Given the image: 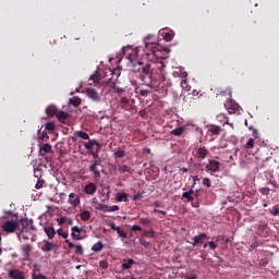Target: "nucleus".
<instances>
[{
  "instance_id": "45",
  "label": "nucleus",
  "mask_w": 279,
  "mask_h": 279,
  "mask_svg": "<svg viewBox=\"0 0 279 279\" xmlns=\"http://www.w3.org/2000/svg\"><path fill=\"white\" fill-rule=\"evenodd\" d=\"M57 233L59 234V236H62V239H68V236H69L68 233L62 232V229H58Z\"/></svg>"
},
{
  "instance_id": "18",
  "label": "nucleus",
  "mask_w": 279,
  "mask_h": 279,
  "mask_svg": "<svg viewBox=\"0 0 279 279\" xmlns=\"http://www.w3.org/2000/svg\"><path fill=\"white\" fill-rule=\"evenodd\" d=\"M33 246L31 244L22 245V252L25 259L29 258V253L32 252Z\"/></svg>"
},
{
  "instance_id": "50",
  "label": "nucleus",
  "mask_w": 279,
  "mask_h": 279,
  "mask_svg": "<svg viewBox=\"0 0 279 279\" xmlns=\"http://www.w3.org/2000/svg\"><path fill=\"white\" fill-rule=\"evenodd\" d=\"M260 193H262L263 195H269V187H263V189L260 190Z\"/></svg>"
},
{
  "instance_id": "27",
  "label": "nucleus",
  "mask_w": 279,
  "mask_h": 279,
  "mask_svg": "<svg viewBox=\"0 0 279 279\" xmlns=\"http://www.w3.org/2000/svg\"><path fill=\"white\" fill-rule=\"evenodd\" d=\"M90 217H92V214H90L89 210H83V211L81 213V219H82V221H88V220L90 219Z\"/></svg>"
},
{
  "instance_id": "1",
  "label": "nucleus",
  "mask_w": 279,
  "mask_h": 279,
  "mask_svg": "<svg viewBox=\"0 0 279 279\" xmlns=\"http://www.w3.org/2000/svg\"><path fill=\"white\" fill-rule=\"evenodd\" d=\"M22 230L20 233H17V239L21 241L23 239L24 241H29V238L32 236L33 232L36 231V228L32 223V221L28 220H21Z\"/></svg>"
},
{
  "instance_id": "31",
  "label": "nucleus",
  "mask_w": 279,
  "mask_h": 279,
  "mask_svg": "<svg viewBox=\"0 0 279 279\" xmlns=\"http://www.w3.org/2000/svg\"><path fill=\"white\" fill-rule=\"evenodd\" d=\"M70 104H72V106L77 108L82 105V99L77 98V97H74V98L70 99Z\"/></svg>"
},
{
  "instance_id": "48",
  "label": "nucleus",
  "mask_w": 279,
  "mask_h": 279,
  "mask_svg": "<svg viewBox=\"0 0 279 279\" xmlns=\"http://www.w3.org/2000/svg\"><path fill=\"white\" fill-rule=\"evenodd\" d=\"M99 265H100L101 269H108V262L101 260V262H99Z\"/></svg>"
},
{
  "instance_id": "12",
  "label": "nucleus",
  "mask_w": 279,
  "mask_h": 279,
  "mask_svg": "<svg viewBox=\"0 0 279 279\" xmlns=\"http://www.w3.org/2000/svg\"><path fill=\"white\" fill-rule=\"evenodd\" d=\"M71 236L75 239V241H82V229L80 227H72Z\"/></svg>"
},
{
  "instance_id": "43",
  "label": "nucleus",
  "mask_w": 279,
  "mask_h": 279,
  "mask_svg": "<svg viewBox=\"0 0 279 279\" xmlns=\"http://www.w3.org/2000/svg\"><path fill=\"white\" fill-rule=\"evenodd\" d=\"M97 210H104V213H108V205L99 204Z\"/></svg>"
},
{
  "instance_id": "51",
  "label": "nucleus",
  "mask_w": 279,
  "mask_h": 279,
  "mask_svg": "<svg viewBox=\"0 0 279 279\" xmlns=\"http://www.w3.org/2000/svg\"><path fill=\"white\" fill-rule=\"evenodd\" d=\"M141 245H143L144 247H149V242H147L146 240H141L140 241Z\"/></svg>"
},
{
  "instance_id": "41",
  "label": "nucleus",
  "mask_w": 279,
  "mask_h": 279,
  "mask_svg": "<svg viewBox=\"0 0 279 279\" xmlns=\"http://www.w3.org/2000/svg\"><path fill=\"white\" fill-rule=\"evenodd\" d=\"M117 210H119L118 205L108 206L107 208V213H117Z\"/></svg>"
},
{
  "instance_id": "42",
  "label": "nucleus",
  "mask_w": 279,
  "mask_h": 279,
  "mask_svg": "<svg viewBox=\"0 0 279 279\" xmlns=\"http://www.w3.org/2000/svg\"><path fill=\"white\" fill-rule=\"evenodd\" d=\"M203 185L207 186V189H210V186L213 185L211 182H210V179L209 178H204L203 179Z\"/></svg>"
},
{
  "instance_id": "63",
  "label": "nucleus",
  "mask_w": 279,
  "mask_h": 279,
  "mask_svg": "<svg viewBox=\"0 0 279 279\" xmlns=\"http://www.w3.org/2000/svg\"><path fill=\"white\" fill-rule=\"evenodd\" d=\"M192 179H193V181H194V184H195V182H197V180H199V178H198L197 175L192 177Z\"/></svg>"
},
{
  "instance_id": "7",
  "label": "nucleus",
  "mask_w": 279,
  "mask_h": 279,
  "mask_svg": "<svg viewBox=\"0 0 279 279\" xmlns=\"http://www.w3.org/2000/svg\"><path fill=\"white\" fill-rule=\"evenodd\" d=\"M89 171L95 178V180H98V178H101V172L99 171V162L98 161H93L92 165L89 166Z\"/></svg>"
},
{
  "instance_id": "15",
  "label": "nucleus",
  "mask_w": 279,
  "mask_h": 279,
  "mask_svg": "<svg viewBox=\"0 0 279 279\" xmlns=\"http://www.w3.org/2000/svg\"><path fill=\"white\" fill-rule=\"evenodd\" d=\"M206 239V233H201L196 236H194V242H192L193 247L197 245H202L204 243V240Z\"/></svg>"
},
{
  "instance_id": "33",
  "label": "nucleus",
  "mask_w": 279,
  "mask_h": 279,
  "mask_svg": "<svg viewBox=\"0 0 279 279\" xmlns=\"http://www.w3.org/2000/svg\"><path fill=\"white\" fill-rule=\"evenodd\" d=\"M116 232L118 233L119 236H121V239H128V233H125V231L120 227L116 229Z\"/></svg>"
},
{
  "instance_id": "59",
  "label": "nucleus",
  "mask_w": 279,
  "mask_h": 279,
  "mask_svg": "<svg viewBox=\"0 0 279 279\" xmlns=\"http://www.w3.org/2000/svg\"><path fill=\"white\" fill-rule=\"evenodd\" d=\"M259 265H267V259H260Z\"/></svg>"
},
{
  "instance_id": "16",
  "label": "nucleus",
  "mask_w": 279,
  "mask_h": 279,
  "mask_svg": "<svg viewBox=\"0 0 279 279\" xmlns=\"http://www.w3.org/2000/svg\"><path fill=\"white\" fill-rule=\"evenodd\" d=\"M98 147L97 151H99V149H101V144H99V142H97L96 140H90L88 143H86L84 145L85 149H93V147Z\"/></svg>"
},
{
  "instance_id": "22",
  "label": "nucleus",
  "mask_w": 279,
  "mask_h": 279,
  "mask_svg": "<svg viewBox=\"0 0 279 279\" xmlns=\"http://www.w3.org/2000/svg\"><path fill=\"white\" fill-rule=\"evenodd\" d=\"M132 265H134V259L132 258L124 259L122 264V269H132Z\"/></svg>"
},
{
  "instance_id": "4",
  "label": "nucleus",
  "mask_w": 279,
  "mask_h": 279,
  "mask_svg": "<svg viewBox=\"0 0 279 279\" xmlns=\"http://www.w3.org/2000/svg\"><path fill=\"white\" fill-rule=\"evenodd\" d=\"M145 49L150 51V53L156 54L158 50V43L151 40V36H147L144 38Z\"/></svg>"
},
{
  "instance_id": "35",
  "label": "nucleus",
  "mask_w": 279,
  "mask_h": 279,
  "mask_svg": "<svg viewBox=\"0 0 279 279\" xmlns=\"http://www.w3.org/2000/svg\"><path fill=\"white\" fill-rule=\"evenodd\" d=\"M181 87L183 88V90H186L189 93V90H191V85H189V82L186 80H183L181 82Z\"/></svg>"
},
{
  "instance_id": "17",
  "label": "nucleus",
  "mask_w": 279,
  "mask_h": 279,
  "mask_svg": "<svg viewBox=\"0 0 279 279\" xmlns=\"http://www.w3.org/2000/svg\"><path fill=\"white\" fill-rule=\"evenodd\" d=\"M44 232L47 234L48 239H53L56 236V229L52 226L44 227Z\"/></svg>"
},
{
  "instance_id": "2",
  "label": "nucleus",
  "mask_w": 279,
  "mask_h": 279,
  "mask_svg": "<svg viewBox=\"0 0 279 279\" xmlns=\"http://www.w3.org/2000/svg\"><path fill=\"white\" fill-rule=\"evenodd\" d=\"M123 53H128V59L130 60V63L133 66H136L138 64L140 66L143 65V62H141V48L137 47L135 49H132V47H123L122 48Z\"/></svg>"
},
{
  "instance_id": "26",
  "label": "nucleus",
  "mask_w": 279,
  "mask_h": 279,
  "mask_svg": "<svg viewBox=\"0 0 279 279\" xmlns=\"http://www.w3.org/2000/svg\"><path fill=\"white\" fill-rule=\"evenodd\" d=\"M197 154H198L199 158H202L204 160V158H206V156H208V149L206 147H201V148H198Z\"/></svg>"
},
{
  "instance_id": "49",
  "label": "nucleus",
  "mask_w": 279,
  "mask_h": 279,
  "mask_svg": "<svg viewBox=\"0 0 279 279\" xmlns=\"http://www.w3.org/2000/svg\"><path fill=\"white\" fill-rule=\"evenodd\" d=\"M89 80H92V82H94V84H97V82H99V78H97V74H92L89 76Z\"/></svg>"
},
{
  "instance_id": "52",
  "label": "nucleus",
  "mask_w": 279,
  "mask_h": 279,
  "mask_svg": "<svg viewBox=\"0 0 279 279\" xmlns=\"http://www.w3.org/2000/svg\"><path fill=\"white\" fill-rule=\"evenodd\" d=\"M208 246L210 247V250H217V244H215V242H208Z\"/></svg>"
},
{
  "instance_id": "36",
  "label": "nucleus",
  "mask_w": 279,
  "mask_h": 279,
  "mask_svg": "<svg viewBox=\"0 0 279 279\" xmlns=\"http://www.w3.org/2000/svg\"><path fill=\"white\" fill-rule=\"evenodd\" d=\"M118 171H119V173H128V172H130V167H128V166H119L118 167Z\"/></svg>"
},
{
  "instance_id": "30",
  "label": "nucleus",
  "mask_w": 279,
  "mask_h": 279,
  "mask_svg": "<svg viewBox=\"0 0 279 279\" xmlns=\"http://www.w3.org/2000/svg\"><path fill=\"white\" fill-rule=\"evenodd\" d=\"M173 36H175V33H162V37L167 43H171V40H173Z\"/></svg>"
},
{
  "instance_id": "24",
  "label": "nucleus",
  "mask_w": 279,
  "mask_h": 279,
  "mask_svg": "<svg viewBox=\"0 0 279 279\" xmlns=\"http://www.w3.org/2000/svg\"><path fill=\"white\" fill-rule=\"evenodd\" d=\"M104 250V242L98 241L92 246V252H101Z\"/></svg>"
},
{
  "instance_id": "64",
  "label": "nucleus",
  "mask_w": 279,
  "mask_h": 279,
  "mask_svg": "<svg viewBox=\"0 0 279 279\" xmlns=\"http://www.w3.org/2000/svg\"><path fill=\"white\" fill-rule=\"evenodd\" d=\"M186 279H197V277L194 276V277H190V278H186Z\"/></svg>"
},
{
  "instance_id": "5",
  "label": "nucleus",
  "mask_w": 279,
  "mask_h": 279,
  "mask_svg": "<svg viewBox=\"0 0 279 279\" xmlns=\"http://www.w3.org/2000/svg\"><path fill=\"white\" fill-rule=\"evenodd\" d=\"M8 276L10 279H27L25 272H23V270H20L19 268L10 269Z\"/></svg>"
},
{
  "instance_id": "62",
  "label": "nucleus",
  "mask_w": 279,
  "mask_h": 279,
  "mask_svg": "<svg viewBox=\"0 0 279 279\" xmlns=\"http://www.w3.org/2000/svg\"><path fill=\"white\" fill-rule=\"evenodd\" d=\"M93 158H99V155L96 153H92Z\"/></svg>"
},
{
  "instance_id": "9",
  "label": "nucleus",
  "mask_w": 279,
  "mask_h": 279,
  "mask_svg": "<svg viewBox=\"0 0 279 279\" xmlns=\"http://www.w3.org/2000/svg\"><path fill=\"white\" fill-rule=\"evenodd\" d=\"M70 250H74L75 254H78L80 256L84 255V247L81 244H74L73 242H70L69 240L65 241Z\"/></svg>"
},
{
  "instance_id": "14",
  "label": "nucleus",
  "mask_w": 279,
  "mask_h": 279,
  "mask_svg": "<svg viewBox=\"0 0 279 279\" xmlns=\"http://www.w3.org/2000/svg\"><path fill=\"white\" fill-rule=\"evenodd\" d=\"M86 95L89 97V99H93V101H99V94H97V90L94 88H87Z\"/></svg>"
},
{
  "instance_id": "60",
  "label": "nucleus",
  "mask_w": 279,
  "mask_h": 279,
  "mask_svg": "<svg viewBox=\"0 0 279 279\" xmlns=\"http://www.w3.org/2000/svg\"><path fill=\"white\" fill-rule=\"evenodd\" d=\"M47 136V133H43L40 136H39V141H43V138H46Z\"/></svg>"
},
{
  "instance_id": "10",
  "label": "nucleus",
  "mask_w": 279,
  "mask_h": 279,
  "mask_svg": "<svg viewBox=\"0 0 279 279\" xmlns=\"http://www.w3.org/2000/svg\"><path fill=\"white\" fill-rule=\"evenodd\" d=\"M68 204H70V206H73L74 208H77V206H80L82 202L80 201V196H77L75 193H70Z\"/></svg>"
},
{
  "instance_id": "21",
  "label": "nucleus",
  "mask_w": 279,
  "mask_h": 279,
  "mask_svg": "<svg viewBox=\"0 0 279 279\" xmlns=\"http://www.w3.org/2000/svg\"><path fill=\"white\" fill-rule=\"evenodd\" d=\"M193 193H194L193 190H189L187 192L182 194V198L186 199V202H193V199H194L193 198Z\"/></svg>"
},
{
  "instance_id": "39",
  "label": "nucleus",
  "mask_w": 279,
  "mask_h": 279,
  "mask_svg": "<svg viewBox=\"0 0 279 279\" xmlns=\"http://www.w3.org/2000/svg\"><path fill=\"white\" fill-rule=\"evenodd\" d=\"M46 130H48V132H53V130H56V124L53 122H48L46 124Z\"/></svg>"
},
{
  "instance_id": "44",
  "label": "nucleus",
  "mask_w": 279,
  "mask_h": 279,
  "mask_svg": "<svg viewBox=\"0 0 279 279\" xmlns=\"http://www.w3.org/2000/svg\"><path fill=\"white\" fill-rule=\"evenodd\" d=\"M140 221L143 226H149V223H151V220H149V218H141Z\"/></svg>"
},
{
  "instance_id": "3",
  "label": "nucleus",
  "mask_w": 279,
  "mask_h": 279,
  "mask_svg": "<svg viewBox=\"0 0 279 279\" xmlns=\"http://www.w3.org/2000/svg\"><path fill=\"white\" fill-rule=\"evenodd\" d=\"M19 223H21V220H8L2 225V230L7 232V234H12L19 230Z\"/></svg>"
},
{
  "instance_id": "61",
  "label": "nucleus",
  "mask_w": 279,
  "mask_h": 279,
  "mask_svg": "<svg viewBox=\"0 0 279 279\" xmlns=\"http://www.w3.org/2000/svg\"><path fill=\"white\" fill-rule=\"evenodd\" d=\"M180 171H182V173H189V169L186 168H181Z\"/></svg>"
},
{
  "instance_id": "55",
  "label": "nucleus",
  "mask_w": 279,
  "mask_h": 279,
  "mask_svg": "<svg viewBox=\"0 0 279 279\" xmlns=\"http://www.w3.org/2000/svg\"><path fill=\"white\" fill-rule=\"evenodd\" d=\"M65 197H66L65 193H63V192L59 193V198H60L61 202H64Z\"/></svg>"
},
{
  "instance_id": "57",
  "label": "nucleus",
  "mask_w": 279,
  "mask_h": 279,
  "mask_svg": "<svg viewBox=\"0 0 279 279\" xmlns=\"http://www.w3.org/2000/svg\"><path fill=\"white\" fill-rule=\"evenodd\" d=\"M141 95H142L143 97H145V96L149 95V90L143 89V90H141Z\"/></svg>"
},
{
  "instance_id": "20",
  "label": "nucleus",
  "mask_w": 279,
  "mask_h": 279,
  "mask_svg": "<svg viewBox=\"0 0 279 279\" xmlns=\"http://www.w3.org/2000/svg\"><path fill=\"white\" fill-rule=\"evenodd\" d=\"M46 113L48 117H56L58 114V108H56V106H49L46 109Z\"/></svg>"
},
{
  "instance_id": "58",
  "label": "nucleus",
  "mask_w": 279,
  "mask_h": 279,
  "mask_svg": "<svg viewBox=\"0 0 279 279\" xmlns=\"http://www.w3.org/2000/svg\"><path fill=\"white\" fill-rule=\"evenodd\" d=\"M64 221H66V218L61 217V218L59 219V225L62 226V223H64Z\"/></svg>"
},
{
  "instance_id": "19",
  "label": "nucleus",
  "mask_w": 279,
  "mask_h": 279,
  "mask_svg": "<svg viewBox=\"0 0 279 279\" xmlns=\"http://www.w3.org/2000/svg\"><path fill=\"white\" fill-rule=\"evenodd\" d=\"M208 132L210 133L211 136H219L221 128L218 125H210L208 128Z\"/></svg>"
},
{
  "instance_id": "11",
  "label": "nucleus",
  "mask_w": 279,
  "mask_h": 279,
  "mask_svg": "<svg viewBox=\"0 0 279 279\" xmlns=\"http://www.w3.org/2000/svg\"><path fill=\"white\" fill-rule=\"evenodd\" d=\"M73 141H80V138L82 141H89L90 136L88 135V133L84 132V131H76L73 133Z\"/></svg>"
},
{
  "instance_id": "46",
  "label": "nucleus",
  "mask_w": 279,
  "mask_h": 279,
  "mask_svg": "<svg viewBox=\"0 0 279 279\" xmlns=\"http://www.w3.org/2000/svg\"><path fill=\"white\" fill-rule=\"evenodd\" d=\"M131 230H133V232H141V230H143V228H141V226H138V225H133Z\"/></svg>"
},
{
  "instance_id": "25",
  "label": "nucleus",
  "mask_w": 279,
  "mask_h": 279,
  "mask_svg": "<svg viewBox=\"0 0 279 279\" xmlns=\"http://www.w3.org/2000/svg\"><path fill=\"white\" fill-rule=\"evenodd\" d=\"M170 134H172V136H182V134H184V128L183 126L177 128L172 130Z\"/></svg>"
},
{
  "instance_id": "37",
  "label": "nucleus",
  "mask_w": 279,
  "mask_h": 279,
  "mask_svg": "<svg viewBox=\"0 0 279 279\" xmlns=\"http://www.w3.org/2000/svg\"><path fill=\"white\" fill-rule=\"evenodd\" d=\"M33 279H47L43 274H37L36 270L32 274Z\"/></svg>"
},
{
  "instance_id": "40",
  "label": "nucleus",
  "mask_w": 279,
  "mask_h": 279,
  "mask_svg": "<svg viewBox=\"0 0 279 279\" xmlns=\"http://www.w3.org/2000/svg\"><path fill=\"white\" fill-rule=\"evenodd\" d=\"M114 158H123L125 156V151L119 149L113 154Z\"/></svg>"
},
{
  "instance_id": "13",
  "label": "nucleus",
  "mask_w": 279,
  "mask_h": 279,
  "mask_svg": "<svg viewBox=\"0 0 279 279\" xmlns=\"http://www.w3.org/2000/svg\"><path fill=\"white\" fill-rule=\"evenodd\" d=\"M84 193L86 195H93L94 193H97V185L93 182H89L87 185H85Z\"/></svg>"
},
{
  "instance_id": "56",
  "label": "nucleus",
  "mask_w": 279,
  "mask_h": 279,
  "mask_svg": "<svg viewBox=\"0 0 279 279\" xmlns=\"http://www.w3.org/2000/svg\"><path fill=\"white\" fill-rule=\"evenodd\" d=\"M154 213H157L158 215H167V211L160 209H154Z\"/></svg>"
},
{
  "instance_id": "38",
  "label": "nucleus",
  "mask_w": 279,
  "mask_h": 279,
  "mask_svg": "<svg viewBox=\"0 0 279 279\" xmlns=\"http://www.w3.org/2000/svg\"><path fill=\"white\" fill-rule=\"evenodd\" d=\"M244 147L245 149H252L254 147V138H250Z\"/></svg>"
},
{
  "instance_id": "53",
  "label": "nucleus",
  "mask_w": 279,
  "mask_h": 279,
  "mask_svg": "<svg viewBox=\"0 0 279 279\" xmlns=\"http://www.w3.org/2000/svg\"><path fill=\"white\" fill-rule=\"evenodd\" d=\"M271 215L278 216L279 215V208L278 207H274L272 211H271Z\"/></svg>"
},
{
  "instance_id": "54",
  "label": "nucleus",
  "mask_w": 279,
  "mask_h": 279,
  "mask_svg": "<svg viewBox=\"0 0 279 279\" xmlns=\"http://www.w3.org/2000/svg\"><path fill=\"white\" fill-rule=\"evenodd\" d=\"M109 227L111 228V230H113L114 232H117V229L119 228L117 225H114V222H111L109 225Z\"/></svg>"
},
{
  "instance_id": "28",
  "label": "nucleus",
  "mask_w": 279,
  "mask_h": 279,
  "mask_svg": "<svg viewBox=\"0 0 279 279\" xmlns=\"http://www.w3.org/2000/svg\"><path fill=\"white\" fill-rule=\"evenodd\" d=\"M116 199L117 202H129L126 193H118Z\"/></svg>"
},
{
  "instance_id": "23",
  "label": "nucleus",
  "mask_w": 279,
  "mask_h": 279,
  "mask_svg": "<svg viewBox=\"0 0 279 279\" xmlns=\"http://www.w3.org/2000/svg\"><path fill=\"white\" fill-rule=\"evenodd\" d=\"M217 119H218V121H222L223 125H230V128L234 129L232 123L228 122V119L226 118V114L220 113L219 116H217Z\"/></svg>"
},
{
  "instance_id": "6",
  "label": "nucleus",
  "mask_w": 279,
  "mask_h": 279,
  "mask_svg": "<svg viewBox=\"0 0 279 279\" xmlns=\"http://www.w3.org/2000/svg\"><path fill=\"white\" fill-rule=\"evenodd\" d=\"M43 243H44L41 246L43 252H58V244L53 242H49L47 240H44Z\"/></svg>"
},
{
  "instance_id": "47",
  "label": "nucleus",
  "mask_w": 279,
  "mask_h": 279,
  "mask_svg": "<svg viewBox=\"0 0 279 279\" xmlns=\"http://www.w3.org/2000/svg\"><path fill=\"white\" fill-rule=\"evenodd\" d=\"M43 184H45V181L38 180L35 184V189L40 190L43 187Z\"/></svg>"
},
{
  "instance_id": "34",
  "label": "nucleus",
  "mask_w": 279,
  "mask_h": 279,
  "mask_svg": "<svg viewBox=\"0 0 279 279\" xmlns=\"http://www.w3.org/2000/svg\"><path fill=\"white\" fill-rule=\"evenodd\" d=\"M40 151H44V154H51V146L50 144H45L41 148Z\"/></svg>"
},
{
  "instance_id": "32",
  "label": "nucleus",
  "mask_w": 279,
  "mask_h": 279,
  "mask_svg": "<svg viewBox=\"0 0 279 279\" xmlns=\"http://www.w3.org/2000/svg\"><path fill=\"white\" fill-rule=\"evenodd\" d=\"M56 117L64 121V119H69V113L58 110Z\"/></svg>"
},
{
  "instance_id": "29",
  "label": "nucleus",
  "mask_w": 279,
  "mask_h": 279,
  "mask_svg": "<svg viewBox=\"0 0 279 279\" xmlns=\"http://www.w3.org/2000/svg\"><path fill=\"white\" fill-rule=\"evenodd\" d=\"M142 73H145V75H148V77H151V66L149 64H146L142 68Z\"/></svg>"
},
{
  "instance_id": "8",
  "label": "nucleus",
  "mask_w": 279,
  "mask_h": 279,
  "mask_svg": "<svg viewBox=\"0 0 279 279\" xmlns=\"http://www.w3.org/2000/svg\"><path fill=\"white\" fill-rule=\"evenodd\" d=\"M220 168H221V162H219L217 160H209L206 166V169L208 171H210L211 173H217Z\"/></svg>"
}]
</instances>
